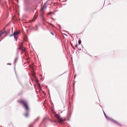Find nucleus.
<instances>
[{
    "label": "nucleus",
    "mask_w": 127,
    "mask_h": 127,
    "mask_svg": "<svg viewBox=\"0 0 127 127\" xmlns=\"http://www.w3.org/2000/svg\"><path fill=\"white\" fill-rule=\"evenodd\" d=\"M10 64V65L11 64Z\"/></svg>",
    "instance_id": "obj_18"
},
{
    "label": "nucleus",
    "mask_w": 127,
    "mask_h": 127,
    "mask_svg": "<svg viewBox=\"0 0 127 127\" xmlns=\"http://www.w3.org/2000/svg\"><path fill=\"white\" fill-rule=\"evenodd\" d=\"M20 32L21 31L20 30L15 31L14 32V33L13 34L11 35H13L14 36L15 39L16 40L17 39V38L18 37V34H20Z\"/></svg>",
    "instance_id": "obj_4"
},
{
    "label": "nucleus",
    "mask_w": 127,
    "mask_h": 127,
    "mask_svg": "<svg viewBox=\"0 0 127 127\" xmlns=\"http://www.w3.org/2000/svg\"><path fill=\"white\" fill-rule=\"evenodd\" d=\"M55 116L58 120V122L60 123H62L64 121L66 120V119L65 118H62L59 115L56 114Z\"/></svg>",
    "instance_id": "obj_2"
},
{
    "label": "nucleus",
    "mask_w": 127,
    "mask_h": 127,
    "mask_svg": "<svg viewBox=\"0 0 127 127\" xmlns=\"http://www.w3.org/2000/svg\"><path fill=\"white\" fill-rule=\"evenodd\" d=\"M47 7L46 3H45L44 4L43 7L40 10V12L41 14L43 15L44 14L45 12V9Z\"/></svg>",
    "instance_id": "obj_5"
},
{
    "label": "nucleus",
    "mask_w": 127,
    "mask_h": 127,
    "mask_svg": "<svg viewBox=\"0 0 127 127\" xmlns=\"http://www.w3.org/2000/svg\"><path fill=\"white\" fill-rule=\"evenodd\" d=\"M23 44V43H21V45L19 47V48L21 50L22 54H23V53H24L25 54H26V49L22 46Z\"/></svg>",
    "instance_id": "obj_6"
},
{
    "label": "nucleus",
    "mask_w": 127,
    "mask_h": 127,
    "mask_svg": "<svg viewBox=\"0 0 127 127\" xmlns=\"http://www.w3.org/2000/svg\"><path fill=\"white\" fill-rule=\"evenodd\" d=\"M110 120H111L112 121V122H114V123H115V124H118V125H120V126H121V125L119 123V122H117V121H116V120H113L112 119H110Z\"/></svg>",
    "instance_id": "obj_7"
},
{
    "label": "nucleus",
    "mask_w": 127,
    "mask_h": 127,
    "mask_svg": "<svg viewBox=\"0 0 127 127\" xmlns=\"http://www.w3.org/2000/svg\"><path fill=\"white\" fill-rule=\"evenodd\" d=\"M31 124L30 126H29V127H31Z\"/></svg>",
    "instance_id": "obj_17"
},
{
    "label": "nucleus",
    "mask_w": 127,
    "mask_h": 127,
    "mask_svg": "<svg viewBox=\"0 0 127 127\" xmlns=\"http://www.w3.org/2000/svg\"><path fill=\"white\" fill-rule=\"evenodd\" d=\"M81 43V41L80 40H79V41H78V43H79V44H80Z\"/></svg>",
    "instance_id": "obj_13"
},
{
    "label": "nucleus",
    "mask_w": 127,
    "mask_h": 127,
    "mask_svg": "<svg viewBox=\"0 0 127 127\" xmlns=\"http://www.w3.org/2000/svg\"><path fill=\"white\" fill-rule=\"evenodd\" d=\"M0 36H1V35H2L3 34L6 33V32L5 31L1 32V31H0Z\"/></svg>",
    "instance_id": "obj_9"
},
{
    "label": "nucleus",
    "mask_w": 127,
    "mask_h": 127,
    "mask_svg": "<svg viewBox=\"0 0 127 127\" xmlns=\"http://www.w3.org/2000/svg\"><path fill=\"white\" fill-rule=\"evenodd\" d=\"M51 34H52V35H53V34L52 33H51Z\"/></svg>",
    "instance_id": "obj_19"
},
{
    "label": "nucleus",
    "mask_w": 127,
    "mask_h": 127,
    "mask_svg": "<svg viewBox=\"0 0 127 127\" xmlns=\"http://www.w3.org/2000/svg\"><path fill=\"white\" fill-rule=\"evenodd\" d=\"M104 114L105 116H106V115L105 114V112H104Z\"/></svg>",
    "instance_id": "obj_16"
},
{
    "label": "nucleus",
    "mask_w": 127,
    "mask_h": 127,
    "mask_svg": "<svg viewBox=\"0 0 127 127\" xmlns=\"http://www.w3.org/2000/svg\"><path fill=\"white\" fill-rule=\"evenodd\" d=\"M54 12H48L47 14L48 15H52V14H54Z\"/></svg>",
    "instance_id": "obj_10"
},
{
    "label": "nucleus",
    "mask_w": 127,
    "mask_h": 127,
    "mask_svg": "<svg viewBox=\"0 0 127 127\" xmlns=\"http://www.w3.org/2000/svg\"><path fill=\"white\" fill-rule=\"evenodd\" d=\"M37 13H36V14L34 15V16L33 19H32V21H34L37 18Z\"/></svg>",
    "instance_id": "obj_8"
},
{
    "label": "nucleus",
    "mask_w": 127,
    "mask_h": 127,
    "mask_svg": "<svg viewBox=\"0 0 127 127\" xmlns=\"http://www.w3.org/2000/svg\"><path fill=\"white\" fill-rule=\"evenodd\" d=\"M24 41H27V37L25 36V37L24 39Z\"/></svg>",
    "instance_id": "obj_12"
},
{
    "label": "nucleus",
    "mask_w": 127,
    "mask_h": 127,
    "mask_svg": "<svg viewBox=\"0 0 127 127\" xmlns=\"http://www.w3.org/2000/svg\"><path fill=\"white\" fill-rule=\"evenodd\" d=\"M28 113H25L24 115L26 117H27L28 116Z\"/></svg>",
    "instance_id": "obj_11"
},
{
    "label": "nucleus",
    "mask_w": 127,
    "mask_h": 127,
    "mask_svg": "<svg viewBox=\"0 0 127 127\" xmlns=\"http://www.w3.org/2000/svg\"><path fill=\"white\" fill-rule=\"evenodd\" d=\"M77 44H76L75 45V47H77Z\"/></svg>",
    "instance_id": "obj_14"
},
{
    "label": "nucleus",
    "mask_w": 127,
    "mask_h": 127,
    "mask_svg": "<svg viewBox=\"0 0 127 127\" xmlns=\"http://www.w3.org/2000/svg\"><path fill=\"white\" fill-rule=\"evenodd\" d=\"M33 70V72H32V76L33 77V78H34L35 79V81L36 82L37 84H38V85L39 86V88H40V85L39 83V82L37 80V78L35 75V71L34 70H33V66H32V71Z\"/></svg>",
    "instance_id": "obj_3"
},
{
    "label": "nucleus",
    "mask_w": 127,
    "mask_h": 127,
    "mask_svg": "<svg viewBox=\"0 0 127 127\" xmlns=\"http://www.w3.org/2000/svg\"><path fill=\"white\" fill-rule=\"evenodd\" d=\"M32 67V66L31 65H30V68H31Z\"/></svg>",
    "instance_id": "obj_15"
},
{
    "label": "nucleus",
    "mask_w": 127,
    "mask_h": 127,
    "mask_svg": "<svg viewBox=\"0 0 127 127\" xmlns=\"http://www.w3.org/2000/svg\"><path fill=\"white\" fill-rule=\"evenodd\" d=\"M18 102L22 104L26 110L27 111L29 110L28 104L26 101L24 100H21L18 101Z\"/></svg>",
    "instance_id": "obj_1"
}]
</instances>
